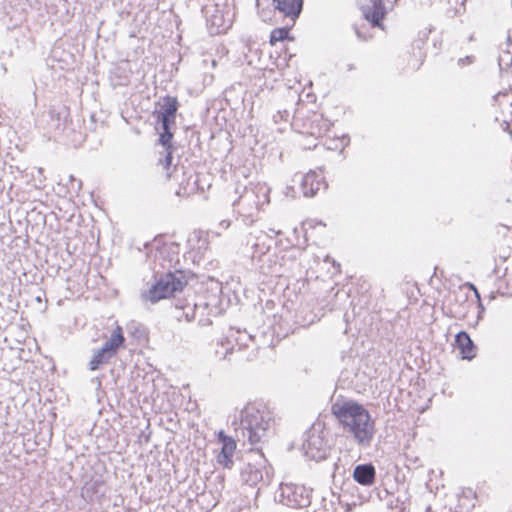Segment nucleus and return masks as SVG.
I'll use <instances>...</instances> for the list:
<instances>
[{
    "label": "nucleus",
    "instance_id": "10",
    "mask_svg": "<svg viewBox=\"0 0 512 512\" xmlns=\"http://www.w3.org/2000/svg\"><path fill=\"white\" fill-rule=\"evenodd\" d=\"M455 342L463 359L471 360L475 356V346L466 332H459L455 337Z\"/></svg>",
    "mask_w": 512,
    "mask_h": 512
},
{
    "label": "nucleus",
    "instance_id": "8",
    "mask_svg": "<svg viewBox=\"0 0 512 512\" xmlns=\"http://www.w3.org/2000/svg\"><path fill=\"white\" fill-rule=\"evenodd\" d=\"M361 10L364 17L373 26H381V20L385 16V7L382 0H368V3H362Z\"/></svg>",
    "mask_w": 512,
    "mask_h": 512
},
{
    "label": "nucleus",
    "instance_id": "9",
    "mask_svg": "<svg viewBox=\"0 0 512 512\" xmlns=\"http://www.w3.org/2000/svg\"><path fill=\"white\" fill-rule=\"evenodd\" d=\"M178 109L177 99L174 97H165L158 112V119L161 121L162 127L175 122V115Z\"/></svg>",
    "mask_w": 512,
    "mask_h": 512
},
{
    "label": "nucleus",
    "instance_id": "5",
    "mask_svg": "<svg viewBox=\"0 0 512 512\" xmlns=\"http://www.w3.org/2000/svg\"><path fill=\"white\" fill-rule=\"evenodd\" d=\"M323 178L315 171H310L306 174L296 173L293 178V183H299V190L305 197L314 196L323 185Z\"/></svg>",
    "mask_w": 512,
    "mask_h": 512
},
{
    "label": "nucleus",
    "instance_id": "15",
    "mask_svg": "<svg viewBox=\"0 0 512 512\" xmlns=\"http://www.w3.org/2000/svg\"><path fill=\"white\" fill-rule=\"evenodd\" d=\"M112 356L104 351L103 349H99L91 358L89 362V369L91 371H95L99 369L101 365L107 364Z\"/></svg>",
    "mask_w": 512,
    "mask_h": 512
},
{
    "label": "nucleus",
    "instance_id": "7",
    "mask_svg": "<svg viewBox=\"0 0 512 512\" xmlns=\"http://www.w3.org/2000/svg\"><path fill=\"white\" fill-rule=\"evenodd\" d=\"M262 463L251 464L248 463L241 470V480L251 486L258 484L259 482H269L270 476L268 471L265 473L261 469Z\"/></svg>",
    "mask_w": 512,
    "mask_h": 512
},
{
    "label": "nucleus",
    "instance_id": "18",
    "mask_svg": "<svg viewBox=\"0 0 512 512\" xmlns=\"http://www.w3.org/2000/svg\"><path fill=\"white\" fill-rule=\"evenodd\" d=\"M285 194H286L287 196L296 197V196H297V194H298V192L295 190V187H294L293 185H288V186L286 187V192H285Z\"/></svg>",
    "mask_w": 512,
    "mask_h": 512
},
{
    "label": "nucleus",
    "instance_id": "13",
    "mask_svg": "<svg viewBox=\"0 0 512 512\" xmlns=\"http://www.w3.org/2000/svg\"><path fill=\"white\" fill-rule=\"evenodd\" d=\"M124 336L121 327L117 326L109 339L104 343L103 349L107 353H109L112 357L116 355L118 348L123 344Z\"/></svg>",
    "mask_w": 512,
    "mask_h": 512
},
{
    "label": "nucleus",
    "instance_id": "1",
    "mask_svg": "<svg viewBox=\"0 0 512 512\" xmlns=\"http://www.w3.org/2000/svg\"><path fill=\"white\" fill-rule=\"evenodd\" d=\"M332 413L344 432L350 434L359 446H370L375 434V424L368 410L350 400L334 403Z\"/></svg>",
    "mask_w": 512,
    "mask_h": 512
},
{
    "label": "nucleus",
    "instance_id": "24",
    "mask_svg": "<svg viewBox=\"0 0 512 512\" xmlns=\"http://www.w3.org/2000/svg\"><path fill=\"white\" fill-rule=\"evenodd\" d=\"M456 297L463 299V301H466V299H467V296L465 294H463L461 291L456 294Z\"/></svg>",
    "mask_w": 512,
    "mask_h": 512
},
{
    "label": "nucleus",
    "instance_id": "19",
    "mask_svg": "<svg viewBox=\"0 0 512 512\" xmlns=\"http://www.w3.org/2000/svg\"><path fill=\"white\" fill-rule=\"evenodd\" d=\"M296 503L299 506H306L307 504H309V500L307 497H301V499L296 501Z\"/></svg>",
    "mask_w": 512,
    "mask_h": 512
},
{
    "label": "nucleus",
    "instance_id": "12",
    "mask_svg": "<svg viewBox=\"0 0 512 512\" xmlns=\"http://www.w3.org/2000/svg\"><path fill=\"white\" fill-rule=\"evenodd\" d=\"M275 8L285 16L293 20L299 15L302 9V0H273Z\"/></svg>",
    "mask_w": 512,
    "mask_h": 512
},
{
    "label": "nucleus",
    "instance_id": "21",
    "mask_svg": "<svg viewBox=\"0 0 512 512\" xmlns=\"http://www.w3.org/2000/svg\"><path fill=\"white\" fill-rule=\"evenodd\" d=\"M171 159H172V157H171V152H168V153H167V156H166V158H165V164H166V167H168V166L171 164Z\"/></svg>",
    "mask_w": 512,
    "mask_h": 512
},
{
    "label": "nucleus",
    "instance_id": "20",
    "mask_svg": "<svg viewBox=\"0 0 512 512\" xmlns=\"http://www.w3.org/2000/svg\"><path fill=\"white\" fill-rule=\"evenodd\" d=\"M252 198V195L250 194H246L242 197H240L239 201H238V205H241L243 202H245L246 200Z\"/></svg>",
    "mask_w": 512,
    "mask_h": 512
},
{
    "label": "nucleus",
    "instance_id": "17",
    "mask_svg": "<svg viewBox=\"0 0 512 512\" xmlns=\"http://www.w3.org/2000/svg\"><path fill=\"white\" fill-rule=\"evenodd\" d=\"M162 129H163V132L160 134L159 141L163 146H166L169 148V144L173 137L172 133L169 131L170 124H167L166 128L162 127Z\"/></svg>",
    "mask_w": 512,
    "mask_h": 512
},
{
    "label": "nucleus",
    "instance_id": "4",
    "mask_svg": "<svg viewBox=\"0 0 512 512\" xmlns=\"http://www.w3.org/2000/svg\"><path fill=\"white\" fill-rule=\"evenodd\" d=\"M303 450L309 459L320 461L326 458L328 446L321 433L313 430L308 433L303 443Z\"/></svg>",
    "mask_w": 512,
    "mask_h": 512
},
{
    "label": "nucleus",
    "instance_id": "22",
    "mask_svg": "<svg viewBox=\"0 0 512 512\" xmlns=\"http://www.w3.org/2000/svg\"><path fill=\"white\" fill-rule=\"evenodd\" d=\"M469 287L475 292V296L478 300H480V296H479V293L477 292L476 288L474 287V285L472 284H468Z\"/></svg>",
    "mask_w": 512,
    "mask_h": 512
},
{
    "label": "nucleus",
    "instance_id": "23",
    "mask_svg": "<svg viewBox=\"0 0 512 512\" xmlns=\"http://www.w3.org/2000/svg\"><path fill=\"white\" fill-rule=\"evenodd\" d=\"M503 124L505 125L504 130L508 131L509 134H512V131L509 130L510 124L507 121H504Z\"/></svg>",
    "mask_w": 512,
    "mask_h": 512
},
{
    "label": "nucleus",
    "instance_id": "3",
    "mask_svg": "<svg viewBox=\"0 0 512 512\" xmlns=\"http://www.w3.org/2000/svg\"><path fill=\"white\" fill-rule=\"evenodd\" d=\"M187 281L182 272L167 273L162 276L143 296L146 300L155 303L181 291Z\"/></svg>",
    "mask_w": 512,
    "mask_h": 512
},
{
    "label": "nucleus",
    "instance_id": "11",
    "mask_svg": "<svg viewBox=\"0 0 512 512\" xmlns=\"http://www.w3.org/2000/svg\"><path fill=\"white\" fill-rule=\"evenodd\" d=\"M353 477L361 485H372L375 480V468L371 464L358 465L354 469Z\"/></svg>",
    "mask_w": 512,
    "mask_h": 512
},
{
    "label": "nucleus",
    "instance_id": "6",
    "mask_svg": "<svg viewBox=\"0 0 512 512\" xmlns=\"http://www.w3.org/2000/svg\"><path fill=\"white\" fill-rule=\"evenodd\" d=\"M218 442L221 444V450L217 455V462L225 468H231L233 465V455L236 450L235 440L225 435L223 431L218 433Z\"/></svg>",
    "mask_w": 512,
    "mask_h": 512
},
{
    "label": "nucleus",
    "instance_id": "16",
    "mask_svg": "<svg viewBox=\"0 0 512 512\" xmlns=\"http://www.w3.org/2000/svg\"><path fill=\"white\" fill-rule=\"evenodd\" d=\"M288 36V31L285 28H279L272 31L270 36V43L274 45L276 42L284 40Z\"/></svg>",
    "mask_w": 512,
    "mask_h": 512
},
{
    "label": "nucleus",
    "instance_id": "14",
    "mask_svg": "<svg viewBox=\"0 0 512 512\" xmlns=\"http://www.w3.org/2000/svg\"><path fill=\"white\" fill-rule=\"evenodd\" d=\"M510 41L511 36L510 34H508L506 41V49L503 50L498 57V65L501 72L508 71L509 68L512 66V54L509 51Z\"/></svg>",
    "mask_w": 512,
    "mask_h": 512
},
{
    "label": "nucleus",
    "instance_id": "2",
    "mask_svg": "<svg viewBox=\"0 0 512 512\" xmlns=\"http://www.w3.org/2000/svg\"><path fill=\"white\" fill-rule=\"evenodd\" d=\"M272 418L269 412L261 411L254 405H246L240 412V430L244 438L255 445L261 442L271 428Z\"/></svg>",
    "mask_w": 512,
    "mask_h": 512
}]
</instances>
